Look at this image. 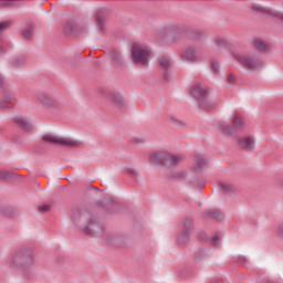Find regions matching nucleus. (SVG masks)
Masks as SVG:
<instances>
[{
	"mask_svg": "<svg viewBox=\"0 0 283 283\" xmlns=\"http://www.w3.org/2000/svg\"><path fill=\"white\" fill-rule=\"evenodd\" d=\"M233 56L243 67H245V70H250L251 72L262 70V67H264L262 59H260V56L254 52L234 53Z\"/></svg>",
	"mask_w": 283,
	"mask_h": 283,
	"instance_id": "f257e3e1",
	"label": "nucleus"
},
{
	"mask_svg": "<svg viewBox=\"0 0 283 283\" xmlns=\"http://www.w3.org/2000/svg\"><path fill=\"white\" fill-rule=\"evenodd\" d=\"M190 93L195 98H197L199 103V107L202 109H213L216 107V103L209 101V94L207 93V88L202 86L200 83H196L192 85Z\"/></svg>",
	"mask_w": 283,
	"mask_h": 283,
	"instance_id": "f03ea898",
	"label": "nucleus"
},
{
	"mask_svg": "<svg viewBox=\"0 0 283 283\" xmlns=\"http://www.w3.org/2000/svg\"><path fill=\"white\" fill-rule=\"evenodd\" d=\"M182 158L184 157L181 155H172L169 153H151L149 155V163H151L153 165H167L168 167H174L176 165H180V163H182Z\"/></svg>",
	"mask_w": 283,
	"mask_h": 283,
	"instance_id": "7ed1b4c3",
	"label": "nucleus"
},
{
	"mask_svg": "<svg viewBox=\"0 0 283 283\" xmlns=\"http://www.w3.org/2000/svg\"><path fill=\"white\" fill-rule=\"evenodd\" d=\"M134 63L139 65H149V56H151V49L147 45L135 44L132 50Z\"/></svg>",
	"mask_w": 283,
	"mask_h": 283,
	"instance_id": "20e7f679",
	"label": "nucleus"
},
{
	"mask_svg": "<svg viewBox=\"0 0 283 283\" xmlns=\"http://www.w3.org/2000/svg\"><path fill=\"white\" fill-rule=\"evenodd\" d=\"M32 260V254L29 252L18 251L8 260V264L10 269H23L30 266Z\"/></svg>",
	"mask_w": 283,
	"mask_h": 283,
	"instance_id": "39448f33",
	"label": "nucleus"
},
{
	"mask_svg": "<svg viewBox=\"0 0 283 283\" xmlns=\"http://www.w3.org/2000/svg\"><path fill=\"white\" fill-rule=\"evenodd\" d=\"M44 143L50 145H60L61 147H78L81 143L70 137H61L59 135L46 134L43 137Z\"/></svg>",
	"mask_w": 283,
	"mask_h": 283,
	"instance_id": "423d86ee",
	"label": "nucleus"
},
{
	"mask_svg": "<svg viewBox=\"0 0 283 283\" xmlns=\"http://www.w3.org/2000/svg\"><path fill=\"white\" fill-rule=\"evenodd\" d=\"M191 235V219H185L182 227H181V233L178 237V244H187L189 242V238Z\"/></svg>",
	"mask_w": 283,
	"mask_h": 283,
	"instance_id": "0eeeda50",
	"label": "nucleus"
},
{
	"mask_svg": "<svg viewBox=\"0 0 283 283\" xmlns=\"http://www.w3.org/2000/svg\"><path fill=\"white\" fill-rule=\"evenodd\" d=\"M38 99L40 101V103H42V105H45L51 109H59V107H61V103L59 102V99L50 97L48 93H40L38 95Z\"/></svg>",
	"mask_w": 283,
	"mask_h": 283,
	"instance_id": "6e6552de",
	"label": "nucleus"
},
{
	"mask_svg": "<svg viewBox=\"0 0 283 283\" xmlns=\"http://www.w3.org/2000/svg\"><path fill=\"white\" fill-rule=\"evenodd\" d=\"M158 63L164 71V78L165 81H170L171 80V72L169 70L171 69V60L167 56H161L158 59Z\"/></svg>",
	"mask_w": 283,
	"mask_h": 283,
	"instance_id": "1a4fd4ad",
	"label": "nucleus"
},
{
	"mask_svg": "<svg viewBox=\"0 0 283 283\" xmlns=\"http://www.w3.org/2000/svg\"><path fill=\"white\" fill-rule=\"evenodd\" d=\"M238 145L241 149H247L248 151H253L255 149V138L251 136H245L238 139Z\"/></svg>",
	"mask_w": 283,
	"mask_h": 283,
	"instance_id": "9d476101",
	"label": "nucleus"
},
{
	"mask_svg": "<svg viewBox=\"0 0 283 283\" xmlns=\"http://www.w3.org/2000/svg\"><path fill=\"white\" fill-rule=\"evenodd\" d=\"M164 32L170 41H178L180 39V27L178 24L166 27Z\"/></svg>",
	"mask_w": 283,
	"mask_h": 283,
	"instance_id": "9b49d317",
	"label": "nucleus"
},
{
	"mask_svg": "<svg viewBox=\"0 0 283 283\" xmlns=\"http://www.w3.org/2000/svg\"><path fill=\"white\" fill-rule=\"evenodd\" d=\"M96 23L99 27L101 30H103L105 25V21H107V17H109V10L105 8H101L96 11Z\"/></svg>",
	"mask_w": 283,
	"mask_h": 283,
	"instance_id": "f8f14e48",
	"label": "nucleus"
},
{
	"mask_svg": "<svg viewBox=\"0 0 283 283\" xmlns=\"http://www.w3.org/2000/svg\"><path fill=\"white\" fill-rule=\"evenodd\" d=\"M83 32V29L80 24H77L75 21H69L64 25V33L70 34H81Z\"/></svg>",
	"mask_w": 283,
	"mask_h": 283,
	"instance_id": "ddd939ff",
	"label": "nucleus"
},
{
	"mask_svg": "<svg viewBox=\"0 0 283 283\" xmlns=\"http://www.w3.org/2000/svg\"><path fill=\"white\" fill-rule=\"evenodd\" d=\"M252 12L254 14H271L272 17H276V19H280L281 21H283V13H274L273 11H271V9H266L261 6H253Z\"/></svg>",
	"mask_w": 283,
	"mask_h": 283,
	"instance_id": "4468645a",
	"label": "nucleus"
},
{
	"mask_svg": "<svg viewBox=\"0 0 283 283\" xmlns=\"http://www.w3.org/2000/svg\"><path fill=\"white\" fill-rule=\"evenodd\" d=\"M14 95L11 92H2L0 95V109H8V104L12 103Z\"/></svg>",
	"mask_w": 283,
	"mask_h": 283,
	"instance_id": "2eb2a0df",
	"label": "nucleus"
},
{
	"mask_svg": "<svg viewBox=\"0 0 283 283\" xmlns=\"http://www.w3.org/2000/svg\"><path fill=\"white\" fill-rule=\"evenodd\" d=\"M15 125H19L21 129H24V132H30L32 129V123H30L25 117L23 116H15L13 118Z\"/></svg>",
	"mask_w": 283,
	"mask_h": 283,
	"instance_id": "dca6fc26",
	"label": "nucleus"
},
{
	"mask_svg": "<svg viewBox=\"0 0 283 283\" xmlns=\"http://www.w3.org/2000/svg\"><path fill=\"white\" fill-rule=\"evenodd\" d=\"M181 59H185L186 61H189L190 63H193V61H197L198 53H196V48L189 46L182 54Z\"/></svg>",
	"mask_w": 283,
	"mask_h": 283,
	"instance_id": "f3484780",
	"label": "nucleus"
},
{
	"mask_svg": "<svg viewBox=\"0 0 283 283\" xmlns=\"http://www.w3.org/2000/svg\"><path fill=\"white\" fill-rule=\"evenodd\" d=\"M108 98L116 107H123V95L119 93H113L108 95Z\"/></svg>",
	"mask_w": 283,
	"mask_h": 283,
	"instance_id": "a211bd4d",
	"label": "nucleus"
},
{
	"mask_svg": "<svg viewBox=\"0 0 283 283\" xmlns=\"http://www.w3.org/2000/svg\"><path fill=\"white\" fill-rule=\"evenodd\" d=\"M207 159H205L203 157H196L193 170L200 171V169H205V167H207Z\"/></svg>",
	"mask_w": 283,
	"mask_h": 283,
	"instance_id": "6ab92c4d",
	"label": "nucleus"
},
{
	"mask_svg": "<svg viewBox=\"0 0 283 283\" xmlns=\"http://www.w3.org/2000/svg\"><path fill=\"white\" fill-rule=\"evenodd\" d=\"M233 129L237 132H244V122L239 116H235L233 119Z\"/></svg>",
	"mask_w": 283,
	"mask_h": 283,
	"instance_id": "aec40b11",
	"label": "nucleus"
},
{
	"mask_svg": "<svg viewBox=\"0 0 283 283\" xmlns=\"http://www.w3.org/2000/svg\"><path fill=\"white\" fill-rule=\"evenodd\" d=\"M254 48L259 50V52H265V50L269 49V45H266V42H264L261 39L254 40Z\"/></svg>",
	"mask_w": 283,
	"mask_h": 283,
	"instance_id": "412c9836",
	"label": "nucleus"
},
{
	"mask_svg": "<svg viewBox=\"0 0 283 283\" xmlns=\"http://www.w3.org/2000/svg\"><path fill=\"white\" fill-rule=\"evenodd\" d=\"M220 132H222V134L226 136H233V127H231L229 124H221Z\"/></svg>",
	"mask_w": 283,
	"mask_h": 283,
	"instance_id": "4be33fe9",
	"label": "nucleus"
},
{
	"mask_svg": "<svg viewBox=\"0 0 283 283\" xmlns=\"http://www.w3.org/2000/svg\"><path fill=\"white\" fill-rule=\"evenodd\" d=\"M12 28V20H3L0 22V34H3L6 30Z\"/></svg>",
	"mask_w": 283,
	"mask_h": 283,
	"instance_id": "5701e85b",
	"label": "nucleus"
},
{
	"mask_svg": "<svg viewBox=\"0 0 283 283\" xmlns=\"http://www.w3.org/2000/svg\"><path fill=\"white\" fill-rule=\"evenodd\" d=\"M23 63H25V59H23L21 56H15L11 60L12 67H21V65H23Z\"/></svg>",
	"mask_w": 283,
	"mask_h": 283,
	"instance_id": "b1692460",
	"label": "nucleus"
},
{
	"mask_svg": "<svg viewBox=\"0 0 283 283\" xmlns=\"http://www.w3.org/2000/svg\"><path fill=\"white\" fill-rule=\"evenodd\" d=\"M220 187L224 193H231V191H235V188L228 182H221Z\"/></svg>",
	"mask_w": 283,
	"mask_h": 283,
	"instance_id": "393cba45",
	"label": "nucleus"
},
{
	"mask_svg": "<svg viewBox=\"0 0 283 283\" xmlns=\"http://www.w3.org/2000/svg\"><path fill=\"white\" fill-rule=\"evenodd\" d=\"M216 43L218 48H227L229 45V42H227V39H224L223 36H217Z\"/></svg>",
	"mask_w": 283,
	"mask_h": 283,
	"instance_id": "a878e982",
	"label": "nucleus"
},
{
	"mask_svg": "<svg viewBox=\"0 0 283 283\" xmlns=\"http://www.w3.org/2000/svg\"><path fill=\"white\" fill-rule=\"evenodd\" d=\"M207 252H205V250H200L195 254V262H202V260H205Z\"/></svg>",
	"mask_w": 283,
	"mask_h": 283,
	"instance_id": "bb28decb",
	"label": "nucleus"
},
{
	"mask_svg": "<svg viewBox=\"0 0 283 283\" xmlns=\"http://www.w3.org/2000/svg\"><path fill=\"white\" fill-rule=\"evenodd\" d=\"M24 39H32V27H28L22 31Z\"/></svg>",
	"mask_w": 283,
	"mask_h": 283,
	"instance_id": "cd10ccee",
	"label": "nucleus"
},
{
	"mask_svg": "<svg viewBox=\"0 0 283 283\" xmlns=\"http://www.w3.org/2000/svg\"><path fill=\"white\" fill-rule=\"evenodd\" d=\"M112 56H113V61H115V63H120V61H123V56H120V54L117 53L116 51L112 52Z\"/></svg>",
	"mask_w": 283,
	"mask_h": 283,
	"instance_id": "c85d7f7f",
	"label": "nucleus"
},
{
	"mask_svg": "<svg viewBox=\"0 0 283 283\" xmlns=\"http://www.w3.org/2000/svg\"><path fill=\"white\" fill-rule=\"evenodd\" d=\"M10 172L8 170H0V180H8Z\"/></svg>",
	"mask_w": 283,
	"mask_h": 283,
	"instance_id": "c756f323",
	"label": "nucleus"
},
{
	"mask_svg": "<svg viewBox=\"0 0 283 283\" xmlns=\"http://www.w3.org/2000/svg\"><path fill=\"white\" fill-rule=\"evenodd\" d=\"M177 178H179V180H185V178H187V171L185 170H179L176 172Z\"/></svg>",
	"mask_w": 283,
	"mask_h": 283,
	"instance_id": "7c9ffc66",
	"label": "nucleus"
},
{
	"mask_svg": "<svg viewBox=\"0 0 283 283\" xmlns=\"http://www.w3.org/2000/svg\"><path fill=\"white\" fill-rule=\"evenodd\" d=\"M12 6H14V2L0 1V8H12Z\"/></svg>",
	"mask_w": 283,
	"mask_h": 283,
	"instance_id": "2f4dec72",
	"label": "nucleus"
},
{
	"mask_svg": "<svg viewBox=\"0 0 283 283\" xmlns=\"http://www.w3.org/2000/svg\"><path fill=\"white\" fill-rule=\"evenodd\" d=\"M211 65H212L213 72H218V70H220V65L218 64V61L212 60Z\"/></svg>",
	"mask_w": 283,
	"mask_h": 283,
	"instance_id": "473e14b6",
	"label": "nucleus"
},
{
	"mask_svg": "<svg viewBox=\"0 0 283 283\" xmlns=\"http://www.w3.org/2000/svg\"><path fill=\"white\" fill-rule=\"evenodd\" d=\"M167 120L169 122V123H178V117H176L175 115H168L167 116Z\"/></svg>",
	"mask_w": 283,
	"mask_h": 283,
	"instance_id": "72a5a7b5",
	"label": "nucleus"
},
{
	"mask_svg": "<svg viewBox=\"0 0 283 283\" xmlns=\"http://www.w3.org/2000/svg\"><path fill=\"white\" fill-rule=\"evenodd\" d=\"M39 211H41L42 213L45 211H50V206L49 205L40 206Z\"/></svg>",
	"mask_w": 283,
	"mask_h": 283,
	"instance_id": "f704fd0d",
	"label": "nucleus"
},
{
	"mask_svg": "<svg viewBox=\"0 0 283 283\" xmlns=\"http://www.w3.org/2000/svg\"><path fill=\"white\" fill-rule=\"evenodd\" d=\"M241 264H243V266H245L247 269H249V259H247V258H244V256H242L241 258Z\"/></svg>",
	"mask_w": 283,
	"mask_h": 283,
	"instance_id": "c9c22d12",
	"label": "nucleus"
},
{
	"mask_svg": "<svg viewBox=\"0 0 283 283\" xmlns=\"http://www.w3.org/2000/svg\"><path fill=\"white\" fill-rule=\"evenodd\" d=\"M228 83H235V75L230 74V75L228 76Z\"/></svg>",
	"mask_w": 283,
	"mask_h": 283,
	"instance_id": "e433bc0d",
	"label": "nucleus"
},
{
	"mask_svg": "<svg viewBox=\"0 0 283 283\" xmlns=\"http://www.w3.org/2000/svg\"><path fill=\"white\" fill-rule=\"evenodd\" d=\"M277 233L281 235V238H283V223L279 226Z\"/></svg>",
	"mask_w": 283,
	"mask_h": 283,
	"instance_id": "4c0bfd02",
	"label": "nucleus"
},
{
	"mask_svg": "<svg viewBox=\"0 0 283 283\" xmlns=\"http://www.w3.org/2000/svg\"><path fill=\"white\" fill-rule=\"evenodd\" d=\"M211 243L214 245L218 244V234L212 237Z\"/></svg>",
	"mask_w": 283,
	"mask_h": 283,
	"instance_id": "58836bf2",
	"label": "nucleus"
},
{
	"mask_svg": "<svg viewBox=\"0 0 283 283\" xmlns=\"http://www.w3.org/2000/svg\"><path fill=\"white\" fill-rule=\"evenodd\" d=\"M0 85H3V75L0 74Z\"/></svg>",
	"mask_w": 283,
	"mask_h": 283,
	"instance_id": "ea45409f",
	"label": "nucleus"
},
{
	"mask_svg": "<svg viewBox=\"0 0 283 283\" xmlns=\"http://www.w3.org/2000/svg\"><path fill=\"white\" fill-rule=\"evenodd\" d=\"M0 52H3V46L0 45Z\"/></svg>",
	"mask_w": 283,
	"mask_h": 283,
	"instance_id": "a19ab883",
	"label": "nucleus"
}]
</instances>
